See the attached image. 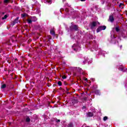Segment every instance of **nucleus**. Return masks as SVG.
<instances>
[{
    "label": "nucleus",
    "mask_w": 127,
    "mask_h": 127,
    "mask_svg": "<svg viewBox=\"0 0 127 127\" xmlns=\"http://www.w3.org/2000/svg\"><path fill=\"white\" fill-rule=\"evenodd\" d=\"M106 28V27L105 26H100L97 29V32H100V31H102V30H105Z\"/></svg>",
    "instance_id": "f257e3e1"
},
{
    "label": "nucleus",
    "mask_w": 127,
    "mask_h": 127,
    "mask_svg": "<svg viewBox=\"0 0 127 127\" xmlns=\"http://www.w3.org/2000/svg\"><path fill=\"white\" fill-rule=\"evenodd\" d=\"M25 121L26 123H29L30 122V118L29 117L27 116L25 118Z\"/></svg>",
    "instance_id": "f03ea898"
},
{
    "label": "nucleus",
    "mask_w": 127,
    "mask_h": 127,
    "mask_svg": "<svg viewBox=\"0 0 127 127\" xmlns=\"http://www.w3.org/2000/svg\"><path fill=\"white\" fill-rule=\"evenodd\" d=\"M72 48L73 49V50H74V51H76V49H77V45H76V44H74L72 46Z\"/></svg>",
    "instance_id": "7ed1b4c3"
},
{
    "label": "nucleus",
    "mask_w": 127,
    "mask_h": 127,
    "mask_svg": "<svg viewBox=\"0 0 127 127\" xmlns=\"http://www.w3.org/2000/svg\"><path fill=\"white\" fill-rule=\"evenodd\" d=\"M109 20L111 22H113V21H114V17H113V16H110L109 17Z\"/></svg>",
    "instance_id": "20e7f679"
},
{
    "label": "nucleus",
    "mask_w": 127,
    "mask_h": 127,
    "mask_svg": "<svg viewBox=\"0 0 127 127\" xmlns=\"http://www.w3.org/2000/svg\"><path fill=\"white\" fill-rule=\"evenodd\" d=\"M96 25H97V22H93L92 23L91 26H92V27H95V26H96Z\"/></svg>",
    "instance_id": "39448f33"
},
{
    "label": "nucleus",
    "mask_w": 127,
    "mask_h": 127,
    "mask_svg": "<svg viewBox=\"0 0 127 127\" xmlns=\"http://www.w3.org/2000/svg\"><path fill=\"white\" fill-rule=\"evenodd\" d=\"M88 117H93V113L92 112H88L87 114Z\"/></svg>",
    "instance_id": "423d86ee"
},
{
    "label": "nucleus",
    "mask_w": 127,
    "mask_h": 127,
    "mask_svg": "<svg viewBox=\"0 0 127 127\" xmlns=\"http://www.w3.org/2000/svg\"><path fill=\"white\" fill-rule=\"evenodd\" d=\"M9 2V0H4V3H8Z\"/></svg>",
    "instance_id": "0eeeda50"
},
{
    "label": "nucleus",
    "mask_w": 127,
    "mask_h": 127,
    "mask_svg": "<svg viewBox=\"0 0 127 127\" xmlns=\"http://www.w3.org/2000/svg\"><path fill=\"white\" fill-rule=\"evenodd\" d=\"M50 33H51V34H52V35H54V34H55V32L53 31V30H51Z\"/></svg>",
    "instance_id": "6e6552de"
},
{
    "label": "nucleus",
    "mask_w": 127,
    "mask_h": 127,
    "mask_svg": "<svg viewBox=\"0 0 127 127\" xmlns=\"http://www.w3.org/2000/svg\"><path fill=\"white\" fill-rule=\"evenodd\" d=\"M7 15H5L2 18V19H6L7 18Z\"/></svg>",
    "instance_id": "1a4fd4ad"
},
{
    "label": "nucleus",
    "mask_w": 127,
    "mask_h": 127,
    "mask_svg": "<svg viewBox=\"0 0 127 127\" xmlns=\"http://www.w3.org/2000/svg\"><path fill=\"white\" fill-rule=\"evenodd\" d=\"M5 87H6V85H5V84H3V85H1V89H4V88H5Z\"/></svg>",
    "instance_id": "9d476101"
},
{
    "label": "nucleus",
    "mask_w": 127,
    "mask_h": 127,
    "mask_svg": "<svg viewBox=\"0 0 127 127\" xmlns=\"http://www.w3.org/2000/svg\"><path fill=\"white\" fill-rule=\"evenodd\" d=\"M122 5H124V3H120L119 6L121 8H124V7H122Z\"/></svg>",
    "instance_id": "9b49d317"
},
{
    "label": "nucleus",
    "mask_w": 127,
    "mask_h": 127,
    "mask_svg": "<svg viewBox=\"0 0 127 127\" xmlns=\"http://www.w3.org/2000/svg\"><path fill=\"white\" fill-rule=\"evenodd\" d=\"M27 21L28 23H31V22H32V20H31V19H28Z\"/></svg>",
    "instance_id": "f8f14e48"
},
{
    "label": "nucleus",
    "mask_w": 127,
    "mask_h": 127,
    "mask_svg": "<svg viewBox=\"0 0 127 127\" xmlns=\"http://www.w3.org/2000/svg\"><path fill=\"white\" fill-rule=\"evenodd\" d=\"M27 15V14H26V13L22 14H21L22 17H24V16H26Z\"/></svg>",
    "instance_id": "ddd939ff"
},
{
    "label": "nucleus",
    "mask_w": 127,
    "mask_h": 127,
    "mask_svg": "<svg viewBox=\"0 0 127 127\" xmlns=\"http://www.w3.org/2000/svg\"><path fill=\"white\" fill-rule=\"evenodd\" d=\"M103 120L104 121H107V120H108V117L107 116L104 117L103 118Z\"/></svg>",
    "instance_id": "4468645a"
},
{
    "label": "nucleus",
    "mask_w": 127,
    "mask_h": 127,
    "mask_svg": "<svg viewBox=\"0 0 127 127\" xmlns=\"http://www.w3.org/2000/svg\"><path fill=\"white\" fill-rule=\"evenodd\" d=\"M58 84L59 86H61V85H62V82H61V81H59Z\"/></svg>",
    "instance_id": "2eb2a0df"
},
{
    "label": "nucleus",
    "mask_w": 127,
    "mask_h": 127,
    "mask_svg": "<svg viewBox=\"0 0 127 127\" xmlns=\"http://www.w3.org/2000/svg\"><path fill=\"white\" fill-rule=\"evenodd\" d=\"M15 23H17L18 22V18H17L16 20L14 21Z\"/></svg>",
    "instance_id": "dca6fc26"
},
{
    "label": "nucleus",
    "mask_w": 127,
    "mask_h": 127,
    "mask_svg": "<svg viewBox=\"0 0 127 127\" xmlns=\"http://www.w3.org/2000/svg\"><path fill=\"white\" fill-rule=\"evenodd\" d=\"M68 127H73V124H72V123H70L68 124Z\"/></svg>",
    "instance_id": "f3484780"
},
{
    "label": "nucleus",
    "mask_w": 127,
    "mask_h": 127,
    "mask_svg": "<svg viewBox=\"0 0 127 127\" xmlns=\"http://www.w3.org/2000/svg\"><path fill=\"white\" fill-rule=\"evenodd\" d=\"M116 30L117 32H118V31H120V29H119V27H116Z\"/></svg>",
    "instance_id": "a211bd4d"
},
{
    "label": "nucleus",
    "mask_w": 127,
    "mask_h": 127,
    "mask_svg": "<svg viewBox=\"0 0 127 127\" xmlns=\"http://www.w3.org/2000/svg\"><path fill=\"white\" fill-rule=\"evenodd\" d=\"M34 18H35V19L34 20H32V21H36V20H37V19H36V17H34Z\"/></svg>",
    "instance_id": "6ab92c4d"
},
{
    "label": "nucleus",
    "mask_w": 127,
    "mask_h": 127,
    "mask_svg": "<svg viewBox=\"0 0 127 127\" xmlns=\"http://www.w3.org/2000/svg\"><path fill=\"white\" fill-rule=\"evenodd\" d=\"M63 79H66V76L65 75L63 76Z\"/></svg>",
    "instance_id": "aec40b11"
},
{
    "label": "nucleus",
    "mask_w": 127,
    "mask_h": 127,
    "mask_svg": "<svg viewBox=\"0 0 127 127\" xmlns=\"http://www.w3.org/2000/svg\"><path fill=\"white\" fill-rule=\"evenodd\" d=\"M75 30H77V26H74Z\"/></svg>",
    "instance_id": "412c9836"
},
{
    "label": "nucleus",
    "mask_w": 127,
    "mask_h": 127,
    "mask_svg": "<svg viewBox=\"0 0 127 127\" xmlns=\"http://www.w3.org/2000/svg\"><path fill=\"white\" fill-rule=\"evenodd\" d=\"M57 123H60V120H57Z\"/></svg>",
    "instance_id": "4be33fe9"
},
{
    "label": "nucleus",
    "mask_w": 127,
    "mask_h": 127,
    "mask_svg": "<svg viewBox=\"0 0 127 127\" xmlns=\"http://www.w3.org/2000/svg\"><path fill=\"white\" fill-rule=\"evenodd\" d=\"M82 109H86V107L83 106V108H82Z\"/></svg>",
    "instance_id": "5701e85b"
},
{
    "label": "nucleus",
    "mask_w": 127,
    "mask_h": 127,
    "mask_svg": "<svg viewBox=\"0 0 127 127\" xmlns=\"http://www.w3.org/2000/svg\"><path fill=\"white\" fill-rule=\"evenodd\" d=\"M81 0V1H85V0Z\"/></svg>",
    "instance_id": "b1692460"
},
{
    "label": "nucleus",
    "mask_w": 127,
    "mask_h": 127,
    "mask_svg": "<svg viewBox=\"0 0 127 127\" xmlns=\"http://www.w3.org/2000/svg\"><path fill=\"white\" fill-rule=\"evenodd\" d=\"M88 80V79L87 78H86L85 79V81H87Z\"/></svg>",
    "instance_id": "393cba45"
},
{
    "label": "nucleus",
    "mask_w": 127,
    "mask_h": 127,
    "mask_svg": "<svg viewBox=\"0 0 127 127\" xmlns=\"http://www.w3.org/2000/svg\"><path fill=\"white\" fill-rule=\"evenodd\" d=\"M2 13V14H4V13H3H3Z\"/></svg>",
    "instance_id": "a878e982"
}]
</instances>
